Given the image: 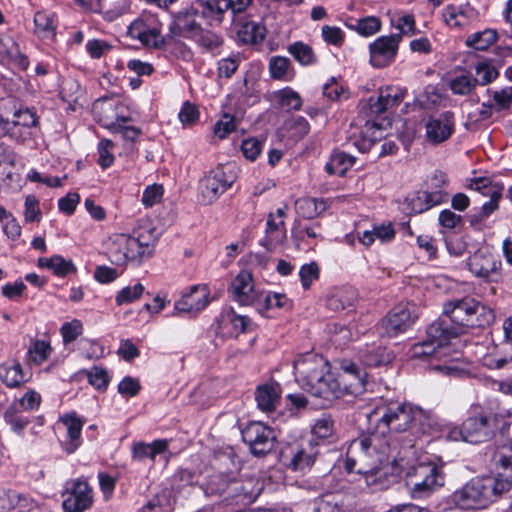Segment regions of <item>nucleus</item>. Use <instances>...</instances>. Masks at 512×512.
Instances as JSON below:
<instances>
[{
    "mask_svg": "<svg viewBox=\"0 0 512 512\" xmlns=\"http://www.w3.org/2000/svg\"><path fill=\"white\" fill-rule=\"evenodd\" d=\"M475 75L474 81H476V85H486L498 77V71L492 64L482 61L476 64Z\"/></svg>",
    "mask_w": 512,
    "mask_h": 512,
    "instance_id": "nucleus-49",
    "label": "nucleus"
},
{
    "mask_svg": "<svg viewBox=\"0 0 512 512\" xmlns=\"http://www.w3.org/2000/svg\"><path fill=\"white\" fill-rule=\"evenodd\" d=\"M512 363V344L503 342L493 353L482 358L483 366L489 369H502Z\"/></svg>",
    "mask_w": 512,
    "mask_h": 512,
    "instance_id": "nucleus-30",
    "label": "nucleus"
},
{
    "mask_svg": "<svg viewBox=\"0 0 512 512\" xmlns=\"http://www.w3.org/2000/svg\"><path fill=\"white\" fill-rule=\"evenodd\" d=\"M52 352V348L49 342L44 340H35L31 343L28 349V355L31 361L40 365L48 359Z\"/></svg>",
    "mask_w": 512,
    "mask_h": 512,
    "instance_id": "nucleus-46",
    "label": "nucleus"
},
{
    "mask_svg": "<svg viewBox=\"0 0 512 512\" xmlns=\"http://www.w3.org/2000/svg\"><path fill=\"white\" fill-rule=\"evenodd\" d=\"M229 291L240 305L249 306L261 302V295L255 289L252 274L248 271H241L232 280Z\"/></svg>",
    "mask_w": 512,
    "mask_h": 512,
    "instance_id": "nucleus-21",
    "label": "nucleus"
},
{
    "mask_svg": "<svg viewBox=\"0 0 512 512\" xmlns=\"http://www.w3.org/2000/svg\"><path fill=\"white\" fill-rule=\"evenodd\" d=\"M62 497L64 512H84L93 504V490L83 478L67 481Z\"/></svg>",
    "mask_w": 512,
    "mask_h": 512,
    "instance_id": "nucleus-11",
    "label": "nucleus"
},
{
    "mask_svg": "<svg viewBox=\"0 0 512 512\" xmlns=\"http://www.w3.org/2000/svg\"><path fill=\"white\" fill-rule=\"evenodd\" d=\"M14 126H22L23 128H32L37 125L38 118L35 111L26 108L15 112L13 119Z\"/></svg>",
    "mask_w": 512,
    "mask_h": 512,
    "instance_id": "nucleus-61",
    "label": "nucleus"
},
{
    "mask_svg": "<svg viewBox=\"0 0 512 512\" xmlns=\"http://www.w3.org/2000/svg\"><path fill=\"white\" fill-rule=\"evenodd\" d=\"M288 52L299 64L303 66L314 65L318 61L313 48L301 41L290 44Z\"/></svg>",
    "mask_w": 512,
    "mask_h": 512,
    "instance_id": "nucleus-37",
    "label": "nucleus"
},
{
    "mask_svg": "<svg viewBox=\"0 0 512 512\" xmlns=\"http://www.w3.org/2000/svg\"><path fill=\"white\" fill-rule=\"evenodd\" d=\"M394 237L395 230L390 223L373 226L372 230H366L362 234L358 232L359 241L365 246H370L376 238L381 242H387L391 241Z\"/></svg>",
    "mask_w": 512,
    "mask_h": 512,
    "instance_id": "nucleus-33",
    "label": "nucleus"
},
{
    "mask_svg": "<svg viewBox=\"0 0 512 512\" xmlns=\"http://www.w3.org/2000/svg\"><path fill=\"white\" fill-rule=\"evenodd\" d=\"M497 37L498 34L496 30L485 29L483 31L471 34L467 38L466 44L467 46L476 50L484 51L496 42Z\"/></svg>",
    "mask_w": 512,
    "mask_h": 512,
    "instance_id": "nucleus-40",
    "label": "nucleus"
},
{
    "mask_svg": "<svg viewBox=\"0 0 512 512\" xmlns=\"http://www.w3.org/2000/svg\"><path fill=\"white\" fill-rule=\"evenodd\" d=\"M237 41L244 45H257L266 37V27L261 22L249 18L240 19L236 24Z\"/></svg>",
    "mask_w": 512,
    "mask_h": 512,
    "instance_id": "nucleus-24",
    "label": "nucleus"
},
{
    "mask_svg": "<svg viewBox=\"0 0 512 512\" xmlns=\"http://www.w3.org/2000/svg\"><path fill=\"white\" fill-rule=\"evenodd\" d=\"M417 319V307L414 303H400L382 318L378 330L382 336L395 337L411 328Z\"/></svg>",
    "mask_w": 512,
    "mask_h": 512,
    "instance_id": "nucleus-10",
    "label": "nucleus"
},
{
    "mask_svg": "<svg viewBox=\"0 0 512 512\" xmlns=\"http://www.w3.org/2000/svg\"><path fill=\"white\" fill-rule=\"evenodd\" d=\"M359 358L365 366L378 367L389 364L393 354L386 347L372 344L360 351Z\"/></svg>",
    "mask_w": 512,
    "mask_h": 512,
    "instance_id": "nucleus-28",
    "label": "nucleus"
},
{
    "mask_svg": "<svg viewBox=\"0 0 512 512\" xmlns=\"http://www.w3.org/2000/svg\"><path fill=\"white\" fill-rule=\"evenodd\" d=\"M328 208V202L325 199L312 197H301L295 201L296 213L304 219H313Z\"/></svg>",
    "mask_w": 512,
    "mask_h": 512,
    "instance_id": "nucleus-29",
    "label": "nucleus"
},
{
    "mask_svg": "<svg viewBox=\"0 0 512 512\" xmlns=\"http://www.w3.org/2000/svg\"><path fill=\"white\" fill-rule=\"evenodd\" d=\"M448 86L453 94L467 96L475 89L476 81L471 74L462 73L451 78L448 81Z\"/></svg>",
    "mask_w": 512,
    "mask_h": 512,
    "instance_id": "nucleus-41",
    "label": "nucleus"
},
{
    "mask_svg": "<svg viewBox=\"0 0 512 512\" xmlns=\"http://www.w3.org/2000/svg\"><path fill=\"white\" fill-rule=\"evenodd\" d=\"M241 150L246 159L254 161L262 151V142L254 137L247 138L242 141Z\"/></svg>",
    "mask_w": 512,
    "mask_h": 512,
    "instance_id": "nucleus-63",
    "label": "nucleus"
},
{
    "mask_svg": "<svg viewBox=\"0 0 512 512\" xmlns=\"http://www.w3.org/2000/svg\"><path fill=\"white\" fill-rule=\"evenodd\" d=\"M253 0H196L202 7L203 17H210L222 22L224 13L231 10L234 15L243 13Z\"/></svg>",
    "mask_w": 512,
    "mask_h": 512,
    "instance_id": "nucleus-22",
    "label": "nucleus"
},
{
    "mask_svg": "<svg viewBox=\"0 0 512 512\" xmlns=\"http://www.w3.org/2000/svg\"><path fill=\"white\" fill-rule=\"evenodd\" d=\"M179 120L183 125H195L199 119V110L196 105L186 101L183 103L178 114Z\"/></svg>",
    "mask_w": 512,
    "mask_h": 512,
    "instance_id": "nucleus-62",
    "label": "nucleus"
},
{
    "mask_svg": "<svg viewBox=\"0 0 512 512\" xmlns=\"http://www.w3.org/2000/svg\"><path fill=\"white\" fill-rule=\"evenodd\" d=\"M444 21L454 27H460L465 24L467 16L462 5H448L443 9Z\"/></svg>",
    "mask_w": 512,
    "mask_h": 512,
    "instance_id": "nucleus-47",
    "label": "nucleus"
},
{
    "mask_svg": "<svg viewBox=\"0 0 512 512\" xmlns=\"http://www.w3.org/2000/svg\"><path fill=\"white\" fill-rule=\"evenodd\" d=\"M400 35L381 36L369 45L370 63L376 68L390 65L396 58Z\"/></svg>",
    "mask_w": 512,
    "mask_h": 512,
    "instance_id": "nucleus-16",
    "label": "nucleus"
},
{
    "mask_svg": "<svg viewBox=\"0 0 512 512\" xmlns=\"http://www.w3.org/2000/svg\"><path fill=\"white\" fill-rule=\"evenodd\" d=\"M293 367L298 384L319 399L321 407H327L334 399L348 392L340 378L329 371V363L321 355L312 352L299 355Z\"/></svg>",
    "mask_w": 512,
    "mask_h": 512,
    "instance_id": "nucleus-3",
    "label": "nucleus"
},
{
    "mask_svg": "<svg viewBox=\"0 0 512 512\" xmlns=\"http://www.w3.org/2000/svg\"><path fill=\"white\" fill-rule=\"evenodd\" d=\"M60 420L67 430V441L63 447L67 453H73L82 443L81 431L84 421L75 413L66 414Z\"/></svg>",
    "mask_w": 512,
    "mask_h": 512,
    "instance_id": "nucleus-25",
    "label": "nucleus"
},
{
    "mask_svg": "<svg viewBox=\"0 0 512 512\" xmlns=\"http://www.w3.org/2000/svg\"><path fill=\"white\" fill-rule=\"evenodd\" d=\"M242 439L255 456L271 452L275 446L274 431L261 422H251L242 430Z\"/></svg>",
    "mask_w": 512,
    "mask_h": 512,
    "instance_id": "nucleus-12",
    "label": "nucleus"
},
{
    "mask_svg": "<svg viewBox=\"0 0 512 512\" xmlns=\"http://www.w3.org/2000/svg\"><path fill=\"white\" fill-rule=\"evenodd\" d=\"M493 100L499 110L509 109L512 106V86L495 91Z\"/></svg>",
    "mask_w": 512,
    "mask_h": 512,
    "instance_id": "nucleus-64",
    "label": "nucleus"
},
{
    "mask_svg": "<svg viewBox=\"0 0 512 512\" xmlns=\"http://www.w3.org/2000/svg\"><path fill=\"white\" fill-rule=\"evenodd\" d=\"M261 302L252 304L255 306L257 311L261 314H264L269 309L273 308H285L290 306V301L286 295L280 293H271V292H260Z\"/></svg>",
    "mask_w": 512,
    "mask_h": 512,
    "instance_id": "nucleus-38",
    "label": "nucleus"
},
{
    "mask_svg": "<svg viewBox=\"0 0 512 512\" xmlns=\"http://www.w3.org/2000/svg\"><path fill=\"white\" fill-rule=\"evenodd\" d=\"M191 39L206 52H214L223 44L221 36L210 30L201 28Z\"/></svg>",
    "mask_w": 512,
    "mask_h": 512,
    "instance_id": "nucleus-42",
    "label": "nucleus"
},
{
    "mask_svg": "<svg viewBox=\"0 0 512 512\" xmlns=\"http://www.w3.org/2000/svg\"><path fill=\"white\" fill-rule=\"evenodd\" d=\"M317 455L316 447L311 443L289 446L281 452L282 463L293 471H303L310 468Z\"/></svg>",
    "mask_w": 512,
    "mask_h": 512,
    "instance_id": "nucleus-18",
    "label": "nucleus"
},
{
    "mask_svg": "<svg viewBox=\"0 0 512 512\" xmlns=\"http://www.w3.org/2000/svg\"><path fill=\"white\" fill-rule=\"evenodd\" d=\"M381 28V21L375 16H367L359 19L354 30L362 36L369 37L377 33Z\"/></svg>",
    "mask_w": 512,
    "mask_h": 512,
    "instance_id": "nucleus-52",
    "label": "nucleus"
},
{
    "mask_svg": "<svg viewBox=\"0 0 512 512\" xmlns=\"http://www.w3.org/2000/svg\"><path fill=\"white\" fill-rule=\"evenodd\" d=\"M504 493L492 476L474 477L455 490L451 500L463 510L483 509Z\"/></svg>",
    "mask_w": 512,
    "mask_h": 512,
    "instance_id": "nucleus-4",
    "label": "nucleus"
},
{
    "mask_svg": "<svg viewBox=\"0 0 512 512\" xmlns=\"http://www.w3.org/2000/svg\"><path fill=\"white\" fill-rule=\"evenodd\" d=\"M135 242L127 234H114L106 243V256L115 265H124L128 261H139V254L133 248Z\"/></svg>",
    "mask_w": 512,
    "mask_h": 512,
    "instance_id": "nucleus-17",
    "label": "nucleus"
},
{
    "mask_svg": "<svg viewBox=\"0 0 512 512\" xmlns=\"http://www.w3.org/2000/svg\"><path fill=\"white\" fill-rule=\"evenodd\" d=\"M367 373L354 367V409H357V421L365 419L369 436L360 440V447L365 455L371 446L376 447L379 435L387 432H404L409 429L414 421L424 416L421 408L395 399L385 397L371 398L358 395L361 391H367L369 386Z\"/></svg>",
    "mask_w": 512,
    "mask_h": 512,
    "instance_id": "nucleus-2",
    "label": "nucleus"
},
{
    "mask_svg": "<svg viewBox=\"0 0 512 512\" xmlns=\"http://www.w3.org/2000/svg\"><path fill=\"white\" fill-rule=\"evenodd\" d=\"M352 164V157L348 156L344 152H335L330 161L325 165V170L328 174H337L344 176Z\"/></svg>",
    "mask_w": 512,
    "mask_h": 512,
    "instance_id": "nucleus-43",
    "label": "nucleus"
},
{
    "mask_svg": "<svg viewBox=\"0 0 512 512\" xmlns=\"http://www.w3.org/2000/svg\"><path fill=\"white\" fill-rule=\"evenodd\" d=\"M144 290V286L140 283L135 284L133 287H124L117 293L115 302L117 305L132 303L142 296Z\"/></svg>",
    "mask_w": 512,
    "mask_h": 512,
    "instance_id": "nucleus-50",
    "label": "nucleus"
},
{
    "mask_svg": "<svg viewBox=\"0 0 512 512\" xmlns=\"http://www.w3.org/2000/svg\"><path fill=\"white\" fill-rule=\"evenodd\" d=\"M173 509L170 492L162 490L152 496L139 512H172Z\"/></svg>",
    "mask_w": 512,
    "mask_h": 512,
    "instance_id": "nucleus-39",
    "label": "nucleus"
},
{
    "mask_svg": "<svg viewBox=\"0 0 512 512\" xmlns=\"http://www.w3.org/2000/svg\"><path fill=\"white\" fill-rule=\"evenodd\" d=\"M83 332L82 322L78 319H73L70 322H65L61 328L60 333L63 338L64 344L75 341Z\"/></svg>",
    "mask_w": 512,
    "mask_h": 512,
    "instance_id": "nucleus-53",
    "label": "nucleus"
},
{
    "mask_svg": "<svg viewBox=\"0 0 512 512\" xmlns=\"http://www.w3.org/2000/svg\"><path fill=\"white\" fill-rule=\"evenodd\" d=\"M235 163L220 164L210 170L199 183V201L210 205L235 183L238 177Z\"/></svg>",
    "mask_w": 512,
    "mask_h": 512,
    "instance_id": "nucleus-7",
    "label": "nucleus"
},
{
    "mask_svg": "<svg viewBox=\"0 0 512 512\" xmlns=\"http://www.w3.org/2000/svg\"><path fill=\"white\" fill-rule=\"evenodd\" d=\"M358 457L360 461H366L369 466L367 470L362 468L357 470L358 477L354 481L357 483L358 488L377 486L378 478L381 474L380 466L386 460V451H380L375 446H371L364 455L360 448Z\"/></svg>",
    "mask_w": 512,
    "mask_h": 512,
    "instance_id": "nucleus-14",
    "label": "nucleus"
},
{
    "mask_svg": "<svg viewBox=\"0 0 512 512\" xmlns=\"http://www.w3.org/2000/svg\"><path fill=\"white\" fill-rule=\"evenodd\" d=\"M206 496H219L226 500L241 498L242 500L250 498V492L245 484L237 478L235 473L216 472L211 474L206 482L201 486Z\"/></svg>",
    "mask_w": 512,
    "mask_h": 512,
    "instance_id": "nucleus-9",
    "label": "nucleus"
},
{
    "mask_svg": "<svg viewBox=\"0 0 512 512\" xmlns=\"http://www.w3.org/2000/svg\"><path fill=\"white\" fill-rule=\"evenodd\" d=\"M38 266L51 270L56 276L65 277L68 274L76 273L77 268L71 260H66L60 255H53L50 258L38 259Z\"/></svg>",
    "mask_w": 512,
    "mask_h": 512,
    "instance_id": "nucleus-31",
    "label": "nucleus"
},
{
    "mask_svg": "<svg viewBox=\"0 0 512 512\" xmlns=\"http://www.w3.org/2000/svg\"><path fill=\"white\" fill-rule=\"evenodd\" d=\"M168 446L169 442L166 439L154 440L150 444L138 442L133 445L132 455L138 461L148 458L154 462L157 455H162L168 451Z\"/></svg>",
    "mask_w": 512,
    "mask_h": 512,
    "instance_id": "nucleus-27",
    "label": "nucleus"
},
{
    "mask_svg": "<svg viewBox=\"0 0 512 512\" xmlns=\"http://www.w3.org/2000/svg\"><path fill=\"white\" fill-rule=\"evenodd\" d=\"M508 417L509 412L505 409L499 412L484 409L476 411L464 421L466 442L483 443L491 440L497 431L503 434L510 426Z\"/></svg>",
    "mask_w": 512,
    "mask_h": 512,
    "instance_id": "nucleus-5",
    "label": "nucleus"
},
{
    "mask_svg": "<svg viewBox=\"0 0 512 512\" xmlns=\"http://www.w3.org/2000/svg\"><path fill=\"white\" fill-rule=\"evenodd\" d=\"M1 378L5 385L11 388L19 387L28 380L19 363L3 368Z\"/></svg>",
    "mask_w": 512,
    "mask_h": 512,
    "instance_id": "nucleus-45",
    "label": "nucleus"
},
{
    "mask_svg": "<svg viewBox=\"0 0 512 512\" xmlns=\"http://www.w3.org/2000/svg\"><path fill=\"white\" fill-rule=\"evenodd\" d=\"M208 296L206 287L195 285L191 287L190 292L184 294L180 300L175 302L174 308L178 313L196 315L208 305Z\"/></svg>",
    "mask_w": 512,
    "mask_h": 512,
    "instance_id": "nucleus-23",
    "label": "nucleus"
},
{
    "mask_svg": "<svg viewBox=\"0 0 512 512\" xmlns=\"http://www.w3.org/2000/svg\"><path fill=\"white\" fill-rule=\"evenodd\" d=\"M203 7L193 2L192 6L181 10L174 15L173 21L169 26L170 36L172 38L183 37L191 39L202 28L197 22V17L202 14Z\"/></svg>",
    "mask_w": 512,
    "mask_h": 512,
    "instance_id": "nucleus-13",
    "label": "nucleus"
},
{
    "mask_svg": "<svg viewBox=\"0 0 512 512\" xmlns=\"http://www.w3.org/2000/svg\"><path fill=\"white\" fill-rule=\"evenodd\" d=\"M406 485L413 499H423L444 485V474L435 463H419L407 473Z\"/></svg>",
    "mask_w": 512,
    "mask_h": 512,
    "instance_id": "nucleus-8",
    "label": "nucleus"
},
{
    "mask_svg": "<svg viewBox=\"0 0 512 512\" xmlns=\"http://www.w3.org/2000/svg\"><path fill=\"white\" fill-rule=\"evenodd\" d=\"M222 321L225 325L230 326V335L235 337L241 333H247L252 325L250 318L236 314L233 309L226 311L222 315Z\"/></svg>",
    "mask_w": 512,
    "mask_h": 512,
    "instance_id": "nucleus-35",
    "label": "nucleus"
},
{
    "mask_svg": "<svg viewBox=\"0 0 512 512\" xmlns=\"http://www.w3.org/2000/svg\"><path fill=\"white\" fill-rule=\"evenodd\" d=\"M281 389L278 383L259 386L255 399L258 407L265 412L276 410L280 402Z\"/></svg>",
    "mask_w": 512,
    "mask_h": 512,
    "instance_id": "nucleus-26",
    "label": "nucleus"
},
{
    "mask_svg": "<svg viewBox=\"0 0 512 512\" xmlns=\"http://www.w3.org/2000/svg\"><path fill=\"white\" fill-rule=\"evenodd\" d=\"M134 242L133 248L136 254H139V261H141L146 255H151V248L156 242L155 229L151 223L145 221V236L130 237Z\"/></svg>",
    "mask_w": 512,
    "mask_h": 512,
    "instance_id": "nucleus-36",
    "label": "nucleus"
},
{
    "mask_svg": "<svg viewBox=\"0 0 512 512\" xmlns=\"http://www.w3.org/2000/svg\"><path fill=\"white\" fill-rule=\"evenodd\" d=\"M467 266L476 277L487 281H497L500 276L501 261L487 250H477L467 259Z\"/></svg>",
    "mask_w": 512,
    "mask_h": 512,
    "instance_id": "nucleus-15",
    "label": "nucleus"
},
{
    "mask_svg": "<svg viewBox=\"0 0 512 512\" xmlns=\"http://www.w3.org/2000/svg\"><path fill=\"white\" fill-rule=\"evenodd\" d=\"M495 475L492 476L505 493L512 487V444L497 446L492 457Z\"/></svg>",
    "mask_w": 512,
    "mask_h": 512,
    "instance_id": "nucleus-19",
    "label": "nucleus"
},
{
    "mask_svg": "<svg viewBox=\"0 0 512 512\" xmlns=\"http://www.w3.org/2000/svg\"><path fill=\"white\" fill-rule=\"evenodd\" d=\"M273 101L287 111L299 110L302 107L300 94L290 87L275 91L273 93Z\"/></svg>",
    "mask_w": 512,
    "mask_h": 512,
    "instance_id": "nucleus-34",
    "label": "nucleus"
},
{
    "mask_svg": "<svg viewBox=\"0 0 512 512\" xmlns=\"http://www.w3.org/2000/svg\"><path fill=\"white\" fill-rule=\"evenodd\" d=\"M102 10L96 13L102 14L104 19L107 21H114L124 14L126 6L120 1L110 3L108 0H101Z\"/></svg>",
    "mask_w": 512,
    "mask_h": 512,
    "instance_id": "nucleus-57",
    "label": "nucleus"
},
{
    "mask_svg": "<svg viewBox=\"0 0 512 512\" xmlns=\"http://www.w3.org/2000/svg\"><path fill=\"white\" fill-rule=\"evenodd\" d=\"M88 382L97 390H106L109 376L104 368L94 366L87 371Z\"/></svg>",
    "mask_w": 512,
    "mask_h": 512,
    "instance_id": "nucleus-55",
    "label": "nucleus"
},
{
    "mask_svg": "<svg viewBox=\"0 0 512 512\" xmlns=\"http://www.w3.org/2000/svg\"><path fill=\"white\" fill-rule=\"evenodd\" d=\"M0 46L5 48L7 56L21 69L25 70L28 68V58L20 51L19 45L13 38L7 37L0 39Z\"/></svg>",
    "mask_w": 512,
    "mask_h": 512,
    "instance_id": "nucleus-44",
    "label": "nucleus"
},
{
    "mask_svg": "<svg viewBox=\"0 0 512 512\" xmlns=\"http://www.w3.org/2000/svg\"><path fill=\"white\" fill-rule=\"evenodd\" d=\"M320 276V268L316 262L304 264L299 271L301 285L304 290L310 289L312 283Z\"/></svg>",
    "mask_w": 512,
    "mask_h": 512,
    "instance_id": "nucleus-51",
    "label": "nucleus"
},
{
    "mask_svg": "<svg viewBox=\"0 0 512 512\" xmlns=\"http://www.w3.org/2000/svg\"><path fill=\"white\" fill-rule=\"evenodd\" d=\"M152 18H139L134 20L128 27L130 37L138 39L144 46L160 48L164 45V38L158 24H152Z\"/></svg>",
    "mask_w": 512,
    "mask_h": 512,
    "instance_id": "nucleus-20",
    "label": "nucleus"
},
{
    "mask_svg": "<svg viewBox=\"0 0 512 512\" xmlns=\"http://www.w3.org/2000/svg\"><path fill=\"white\" fill-rule=\"evenodd\" d=\"M333 494H326L318 498L314 502L315 512H343L342 507Z\"/></svg>",
    "mask_w": 512,
    "mask_h": 512,
    "instance_id": "nucleus-58",
    "label": "nucleus"
},
{
    "mask_svg": "<svg viewBox=\"0 0 512 512\" xmlns=\"http://www.w3.org/2000/svg\"><path fill=\"white\" fill-rule=\"evenodd\" d=\"M35 33L41 38H50L54 35L53 20L45 12H37L34 16Z\"/></svg>",
    "mask_w": 512,
    "mask_h": 512,
    "instance_id": "nucleus-48",
    "label": "nucleus"
},
{
    "mask_svg": "<svg viewBox=\"0 0 512 512\" xmlns=\"http://www.w3.org/2000/svg\"><path fill=\"white\" fill-rule=\"evenodd\" d=\"M4 418L5 421L11 426V429L16 433H22L30 422L29 419L18 413V410L15 406H11L5 412Z\"/></svg>",
    "mask_w": 512,
    "mask_h": 512,
    "instance_id": "nucleus-56",
    "label": "nucleus"
},
{
    "mask_svg": "<svg viewBox=\"0 0 512 512\" xmlns=\"http://www.w3.org/2000/svg\"><path fill=\"white\" fill-rule=\"evenodd\" d=\"M290 67L287 57L274 56L270 59L269 70L273 79H284Z\"/></svg>",
    "mask_w": 512,
    "mask_h": 512,
    "instance_id": "nucleus-59",
    "label": "nucleus"
},
{
    "mask_svg": "<svg viewBox=\"0 0 512 512\" xmlns=\"http://www.w3.org/2000/svg\"><path fill=\"white\" fill-rule=\"evenodd\" d=\"M443 316L428 326L425 340L410 348L411 358L425 362L440 359L441 350L452 338L465 334L470 328L485 327L494 320L490 308L469 296L445 302Z\"/></svg>",
    "mask_w": 512,
    "mask_h": 512,
    "instance_id": "nucleus-1",
    "label": "nucleus"
},
{
    "mask_svg": "<svg viewBox=\"0 0 512 512\" xmlns=\"http://www.w3.org/2000/svg\"><path fill=\"white\" fill-rule=\"evenodd\" d=\"M447 198V194L441 191L419 192L412 200V210L415 213H422L433 206L443 203Z\"/></svg>",
    "mask_w": 512,
    "mask_h": 512,
    "instance_id": "nucleus-32",
    "label": "nucleus"
},
{
    "mask_svg": "<svg viewBox=\"0 0 512 512\" xmlns=\"http://www.w3.org/2000/svg\"><path fill=\"white\" fill-rule=\"evenodd\" d=\"M241 57L239 54L218 61V76L220 78H230L239 68Z\"/></svg>",
    "mask_w": 512,
    "mask_h": 512,
    "instance_id": "nucleus-54",
    "label": "nucleus"
},
{
    "mask_svg": "<svg viewBox=\"0 0 512 512\" xmlns=\"http://www.w3.org/2000/svg\"><path fill=\"white\" fill-rule=\"evenodd\" d=\"M406 90L400 87L388 86L381 88L377 97L371 96L368 102L361 106L360 113L368 119L366 125L371 128H390L394 125L391 117L392 110L404 100Z\"/></svg>",
    "mask_w": 512,
    "mask_h": 512,
    "instance_id": "nucleus-6",
    "label": "nucleus"
},
{
    "mask_svg": "<svg viewBox=\"0 0 512 512\" xmlns=\"http://www.w3.org/2000/svg\"><path fill=\"white\" fill-rule=\"evenodd\" d=\"M114 144L109 139H102L98 144V153L99 159L98 164L101 168L106 169L110 167L114 162V155L112 154V149Z\"/></svg>",
    "mask_w": 512,
    "mask_h": 512,
    "instance_id": "nucleus-60",
    "label": "nucleus"
}]
</instances>
